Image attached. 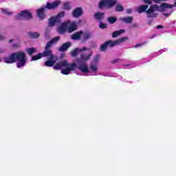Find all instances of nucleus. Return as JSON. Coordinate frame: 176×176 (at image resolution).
I'll return each mask as SVG.
<instances>
[{
	"label": "nucleus",
	"instance_id": "nucleus-32",
	"mask_svg": "<svg viewBox=\"0 0 176 176\" xmlns=\"http://www.w3.org/2000/svg\"><path fill=\"white\" fill-rule=\"evenodd\" d=\"M126 13H127V14H130V13H131V9H130V8L127 9Z\"/></svg>",
	"mask_w": 176,
	"mask_h": 176
},
{
	"label": "nucleus",
	"instance_id": "nucleus-12",
	"mask_svg": "<svg viewBox=\"0 0 176 176\" xmlns=\"http://www.w3.org/2000/svg\"><path fill=\"white\" fill-rule=\"evenodd\" d=\"M168 50L167 48H164L157 52H153L150 54V58H156V57L160 56V54H162L164 52H167Z\"/></svg>",
	"mask_w": 176,
	"mask_h": 176
},
{
	"label": "nucleus",
	"instance_id": "nucleus-2",
	"mask_svg": "<svg viewBox=\"0 0 176 176\" xmlns=\"http://www.w3.org/2000/svg\"><path fill=\"white\" fill-rule=\"evenodd\" d=\"M60 41V36H56L54 38H52L50 41H49L46 46L45 51L41 54H38L36 56H34L32 57V61H36V60H39L40 58H42V57H47V61L45 62V67H53L57 63V60H58V58L57 56L53 55L52 53V50H50V47L54 45V43H57Z\"/></svg>",
	"mask_w": 176,
	"mask_h": 176
},
{
	"label": "nucleus",
	"instance_id": "nucleus-7",
	"mask_svg": "<svg viewBox=\"0 0 176 176\" xmlns=\"http://www.w3.org/2000/svg\"><path fill=\"white\" fill-rule=\"evenodd\" d=\"M127 39H129L128 37H122L115 41H109L100 46V50L101 52H105L107 46H110V47H113V46H118V45H120V43H123V42H126Z\"/></svg>",
	"mask_w": 176,
	"mask_h": 176
},
{
	"label": "nucleus",
	"instance_id": "nucleus-10",
	"mask_svg": "<svg viewBox=\"0 0 176 176\" xmlns=\"http://www.w3.org/2000/svg\"><path fill=\"white\" fill-rule=\"evenodd\" d=\"M65 16V13L64 12H61L60 13L58 14L56 16H53L52 18L50 19L49 21V25L50 27H54L56 24L61 22L62 17Z\"/></svg>",
	"mask_w": 176,
	"mask_h": 176
},
{
	"label": "nucleus",
	"instance_id": "nucleus-34",
	"mask_svg": "<svg viewBox=\"0 0 176 176\" xmlns=\"http://www.w3.org/2000/svg\"><path fill=\"white\" fill-rule=\"evenodd\" d=\"M131 65H124L123 67H130Z\"/></svg>",
	"mask_w": 176,
	"mask_h": 176
},
{
	"label": "nucleus",
	"instance_id": "nucleus-15",
	"mask_svg": "<svg viewBox=\"0 0 176 176\" xmlns=\"http://www.w3.org/2000/svg\"><path fill=\"white\" fill-rule=\"evenodd\" d=\"M71 46V43H66L63 44L60 48H59V52H65L68 47Z\"/></svg>",
	"mask_w": 176,
	"mask_h": 176
},
{
	"label": "nucleus",
	"instance_id": "nucleus-20",
	"mask_svg": "<svg viewBox=\"0 0 176 176\" xmlns=\"http://www.w3.org/2000/svg\"><path fill=\"white\" fill-rule=\"evenodd\" d=\"M27 53L29 56H32L35 52H36V49L35 48H27Z\"/></svg>",
	"mask_w": 176,
	"mask_h": 176
},
{
	"label": "nucleus",
	"instance_id": "nucleus-13",
	"mask_svg": "<svg viewBox=\"0 0 176 176\" xmlns=\"http://www.w3.org/2000/svg\"><path fill=\"white\" fill-rule=\"evenodd\" d=\"M82 13H83V10H82V8H77L73 11V16L80 17Z\"/></svg>",
	"mask_w": 176,
	"mask_h": 176
},
{
	"label": "nucleus",
	"instance_id": "nucleus-27",
	"mask_svg": "<svg viewBox=\"0 0 176 176\" xmlns=\"http://www.w3.org/2000/svg\"><path fill=\"white\" fill-rule=\"evenodd\" d=\"M120 58H116L114 59L113 61H111L112 64H116V63H120Z\"/></svg>",
	"mask_w": 176,
	"mask_h": 176
},
{
	"label": "nucleus",
	"instance_id": "nucleus-11",
	"mask_svg": "<svg viewBox=\"0 0 176 176\" xmlns=\"http://www.w3.org/2000/svg\"><path fill=\"white\" fill-rule=\"evenodd\" d=\"M21 19L31 20L32 19V14L28 11L23 10L16 15V20H21Z\"/></svg>",
	"mask_w": 176,
	"mask_h": 176
},
{
	"label": "nucleus",
	"instance_id": "nucleus-22",
	"mask_svg": "<svg viewBox=\"0 0 176 176\" xmlns=\"http://www.w3.org/2000/svg\"><path fill=\"white\" fill-rule=\"evenodd\" d=\"M116 10L117 12H123V10H124L123 6L122 5H120V4H118L116 6Z\"/></svg>",
	"mask_w": 176,
	"mask_h": 176
},
{
	"label": "nucleus",
	"instance_id": "nucleus-35",
	"mask_svg": "<svg viewBox=\"0 0 176 176\" xmlns=\"http://www.w3.org/2000/svg\"><path fill=\"white\" fill-rule=\"evenodd\" d=\"M9 42H10V43H12V42H13V39H10V40L9 41Z\"/></svg>",
	"mask_w": 176,
	"mask_h": 176
},
{
	"label": "nucleus",
	"instance_id": "nucleus-16",
	"mask_svg": "<svg viewBox=\"0 0 176 176\" xmlns=\"http://www.w3.org/2000/svg\"><path fill=\"white\" fill-rule=\"evenodd\" d=\"M147 9L148 5H142L139 6L138 12H139V13H144V12H146Z\"/></svg>",
	"mask_w": 176,
	"mask_h": 176
},
{
	"label": "nucleus",
	"instance_id": "nucleus-3",
	"mask_svg": "<svg viewBox=\"0 0 176 176\" xmlns=\"http://www.w3.org/2000/svg\"><path fill=\"white\" fill-rule=\"evenodd\" d=\"M174 6H176V2L174 5L168 4L166 3H164L160 6L155 4L151 6L150 8L146 11V13L147 14V17L151 19L153 17H157V14L155 12H168L164 13V16L168 17V16L171 14V10L174 8Z\"/></svg>",
	"mask_w": 176,
	"mask_h": 176
},
{
	"label": "nucleus",
	"instance_id": "nucleus-33",
	"mask_svg": "<svg viewBox=\"0 0 176 176\" xmlns=\"http://www.w3.org/2000/svg\"><path fill=\"white\" fill-rule=\"evenodd\" d=\"M156 28H157V30H159V29H160V28H163V25H157Z\"/></svg>",
	"mask_w": 176,
	"mask_h": 176
},
{
	"label": "nucleus",
	"instance_id": "nucleus-26",
	"mask_svg": "<svg viewBox=\"0 0 176 176\" xmlns=\"http://www.w3.org/2000/svg\"><path fill=\"white\" fill-rule=\"evenodd\" d=\"M3 13H6V14H8V16H10L12 14V12L9 11V10H3Z\"/></svg>",
	"mask_w": 176,
	"mask_h": 176
},
{
	"label": "nucleus",
	"instance_id": "nucleus-36",
	"mask_svg": "<svg viewBox=\"0 0 176 176\" xmlns=\"http://www.w3.org/2000/svg\"><path fill=\"white\" fill-rule=\"evenodd\" d=\"M0 53H2V52L1 51V50H0Z\"/></svg>",
	"mask_w": 176,
	"mask_h": 176
},
{
	"label": "nucleus",
	"instance_id": "nucleus-19",
	"mask_svg": "<svg viewBox=\"0 0 176 176\" xmlns=\"http://www.w3.org/2000/svg\"><path fill=\"white\" fill-rule=\"evenodd\" d=\"M95 19L99 21L102 20V19H104V13L97 12L96 14H95Z\"/></svg>",
	"mask_w": 176,
	"mask_h": 176
},
{
	"label": "nucleus",
	"instance_id": "nucleus-24",
	"mask_svg": "<svg viewBox=\"0 0 176 176\" xmlns=\"http://www.w3.org/2000/svg\"><path fill=\"white\" fill-rule=\"evenodd\" d=\"M64 9L69 10V9H71V4L69 3H65L64 5Z\"/></svg>",
	"mask_w": 176,
	"mask_h": 176
},
{
	"label": "nucleus",
	"instance_id": "nucleus-18",
	"mask_svg": "<svg viewBox=\"0 0 176 176\" xmlns=\"http://www.w3.org/2000/svg\"><path fill=\"white\" fill-rule=\"evenodd\" d=\"M124 30H120L118 31H115L113 33L112 37L113 38H117V36H119V35H122V34H124Z\"/></svg>",
	"mask_w": 176,
	"mask_h": 176
},
{
	"label": "nucleus",
	"instance_id": "nucleus-1",
	"mask_svg": "<svg viewBox=\"0 0 176 176\" xmlns=\"http://www.w3.org/2000/svg\"><path fill=\"white\" fill-rule=\"evenodd\" d=\"M77 54H80V57L76 59V63H69L67 60H62L56 63L54 67V69L60 70L63 75H69L72 71L78 69L82 74L87 75V76H97L98 71V61H100V55H96L89 65L87 61L91 57V50L86 47L82 48H76L72 52L73 57H76Z\"/></svg>",
	"mask_w": 176,
	"mask_h": 176
},
{
	"label": "nucleus",
	"instance_id": "nucleus-38",
	"mask_svg": "<svg viewBox=\"0 0 176 176\" xmlns=\"http://www.w3.org/2000/svg\"><path fill=\"white\" fill-rule=\"evenodd\" d=\"M79 23H81V21H79Z\"/></svg>",
	"mask_w": 176,
	"mask_h": 176
},
{
	"label": "nucleus",
	"instance_id": "nucleus-6",
	"mask_svg": "<svg viewBox=\"0 0 176 176\" xmlns=\"http://www.w3.org/2000/svg\"><path fill=\"white\" fill-rule=\"evenodd\" d=\"M60 5V1H54L52 3H47L45 7H42L37 10V16L41 20L45 19V12L46 9H49L50 10L52 9H56L57 6Z\"/></svg>",
	"mask_w": 176,
	"mask_h": 176
},
{
	"label": "nucleus",
	"instance_id": "nucleus-29",
	"mask_svg": "<svg viewBox=\"0 0 176 176\" xmlns=\"http://www.w3.org/2000/svg\"><path fill=\"white\" fill-rule=\"evenodd\" d=\"M100 75H102V76H108L110 78H113V76H115L114 75H109V74H101Z\"/></svg>",
	"mask_w": 176,
	"mask_h": 176
},
{
	"label": "nucleus",
	"instance_id": "nucleus-21",
	"mask_svg": "<svg viewBox=\"0 0 176 176\" xmlns=\"http://www.w3.org/2000/svg\"><path fill=\"white\" fill-rule=\"evenodd\" d=\"M116 18L113 16H110L107 18V21L110 23V24H114V23H116Z\"/></svg>",
	"mask_w": 176,
	"mask_h": 176
},
{
	"label": "nucleus",
	"instance_id": "nucleus-8",
	"mask_svg": "<svg viewBox=\"0 0 176 176\" xmlns=\"http://www.w3.org/2000/svg\"><path fill=\"white\" fill-rule=\"evenodd\" d=\"M91 37V34H90V32H83L80 31L72 34V39L76 41H79L80 39L82 42H86V41H87V39H90Z\"/></svg>",
	"mask_w": 176,
	"mask_h": 176
},
{
	"label": "nucleus",
	"instance_id": "nucleus-31",
	"mask_svg": "<svg viewBox=\"0 0 176 176\" xmlns=\"http://www.w3.org/2000/svg\"><path fill=\"white\" fill-rule=\"evenodd\" d=\"M156 34H152L151 36H149L148 38L149 39H153V38H155Z\"/></svg>",
	"mask_w": 176,
	"mask_h": 176
},
{
	"label": "nucleus",
	"instance_id": "nucleus-23",
	"mask_svg": "<svg viewBox=\"0 0 176 176\" xmlns=\"http://www.w3.org/2000/svg\"><path fill=\"white\" fill-rule=\"evenodd\" d=\"M140 61L142 64L145 63H151V61H152V58H151V57L149 56L148 58L142 59Z\"/></svg>",
	"mask_w": 176,
	"mask_h": 176
},
{
	"label": "nucleus",
	"instance_id": "nucleus-37",
	"mask_svg": "<svg viewBox=\"0 0 176 176\" xmlns=\"http://www.w3.org/2000/svg\"><path fill=\"white\" fill-rule=\"evenodd\" d=\"M1 58H0V63H1Z\"/></svg>",
	"mask_w": 176,
	"mask_h": 176
},
{
	"label": "nucleus",
	"instance_id": "nucleus-30",
	"mask_svg": "<svg viewBox=\"0 0 176 176\" xmlns=\"http://www.w3.org/2000/svg\"><path fill=\"white\" fill-rule=\"evenodd\" d=\"M142 46H144V43L135 45V47H141Z\"/></svg>",
	"mask_w": 176,
	"mask_h": 176
},
{
	"label": "nucleus",
	"instance_id": "nucleus-5",
	"mask_svg": "<svg viewBox=\"0 0 176 176\" xmlns=\"http://www.w3.org/2000/svg\"><path fill=\"white\" fill-rule=\"evenodd\" d=\"M78 28V25L76 21H67L61 24L58 28V31L59 34H64L66 31L67 32H74Z\"/></svg>",
	"mask_w": 176,
	"mask_h": 176
},
{
	"label": "nucleus",
	"instance_id": "nucleus-4",
	"mask_svg": "<svg viewBox=\"0 0 176 176\" xmlns=\"http://www.w3.org/2000/svg\"><path fill=\"white\" fill-rule=\"evenodd\" d=\"M3 60L6 64H13V63H16V66L18 68H24V67L27 65L28 59L23 52L19 51L11 54L9 56L4 57Z\"/></svg>",
	"mask_w": 176,
	"mask_h": 176
},
{
	"label": "nucleus",
	"instance_id": "nucleus-28",
	"mask_svg": "<svg viewBox=\"0 0 176 176\" xmlns=\"http://www.w3.org/2000/svg\"><path fill=\"white\" fill-rule=\"evenodd\" d=\"M6 38V36L5 34H0V41H4Z\"/></svg>",
	"mask_w": 176,
	"mask_h": 176
},
{
	"label": "nucleus",
	"instance_id": "nucleus-17",
	"mask_svg": "<svg viewBox=\"0 0 176 176\" xmlns=\"http://www.w3.org/2000/svg\"><path fill=\"white\" fill-rule=\"evenodd\" d=\"M28 35L29 36H30L32 38V39H36V38H39V33L38 32H30L28 33Z\"/></svg>",
	"mask_w": 176,
	"mask_h": 176
},
{
	"label": "nucleus",
	"instance_id": "nucleus-25",
	"mask_svg": "<svg viewBox=\"0 0 176 176\" xmlns=\"http://www.w3.org/2000/svg\"><path fill=\"white\" fill-rule=\"evenodd\" d=\"M99 27H100V28H101L102 30H105V28H107V24L100 23Z\"/></svg>",
	"mask_w": 176,
	"mask_h": 176
},
{
	"label": "nucleus",
	"instance_id": "nucleus-14",
	"mask_svg": "<svg viewBox=\"0 0 176 176\" xmlns=\"http://www.w3.org/2000/svg\"><path fill=\"white\" fill-rule=\"evenodd\" d=\"M120 20H121V21H124V23H126L127 24H130V23H132V21H133V17L126 16V17H124V18H120Z\"/></svg>",
	"mask_w": 176,
	"mask_h": 176
},
{
	"label": "nucleus",
	"instance_id": "nucleus-9",
	"mask_svg": "<svg viewBox=\"0 0 176 176\" xmlns=\"http://www.w3.org/2000/svg\"><path fill=\"white\" fill-rule=\"evenodd\" d=\"M117 2V0H101L99 3V8L104 9V8H113Z\"/></svg>",
	"mask_w": 176,
	"mask_h": 176
}]
</instances>
